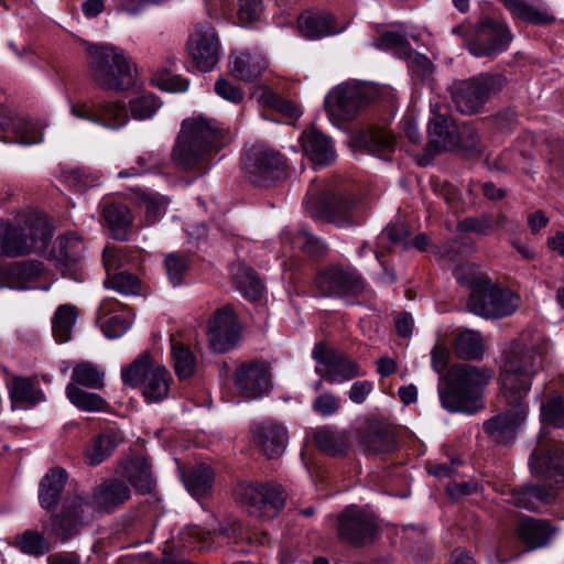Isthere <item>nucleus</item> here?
Listing matches in <instances>:
<instances>
[{
    "instance_id": "f257e3e1",
    "label": "nucleus",
    "mask_w": 564,
    "mask_h": 564,
    "mask_svg": "<svg viewBox=\"0 0 564 564\" xmlns=\"http://www.w3.org/2000/svg\"><path fill=\"white\" fill-rule=\"evenodd\" d=\"M546 343L541 337L527 341L524 337L512 343L503 354L500 372L506 410L484 423V430L497 443L513 438L529 412L527 397L533 378L543 369Z\"/></svg>"
},
{
    "instance_id": "f03ea898",
    "label": "nucleus",
    "mask_w": 564,
    "mask_h": 564,
    "mask_svg": "<svg viewBox=\"0 0 564 564\" xmlns=\"http://www.w3.org/2000/svg\"><path fill=\"white\" fill-rule=\"evenodd\" d=\"M223 129L218 123L204 117L193 116L183 120L171 151V160L184 172L204 173L210 166V159L223 144Z\"/></svg>"
},
{
    "instance_id": "7ed1b4c3",
    "label": "nucleus",
    "mask_w": 564,
    "mask_h": 564,
    "mask_svg": "<svg viewBox=\"0 0 564 564\" xmlns=\"http://www.w3.org/2000/svg\"><path fill=\"white\" fill-rule=\"evenodd\" d=\"M454 274L459 284L470 289L467 306L471 313L485 318H501L518 308L519 297L509 290L496 288L475 265H462Z\"/></svg>"
},
{
    "instance_id": "20e7f679",
    "label": "nucleus",
    "mask_w": 564,
    "mask_h": 564,
    "mask_svg": "<svg viewBox=\"0 0 564 564\" xmlns=\"http://www.w3.org/2000/svg\"><path fill=\"white\" fill-rule=\"evenodd\" d=\"M53 236V225L45 214L37 213V241L41 240V256L48 264L37 261V280L41 276H51L52 267L59 269L66 274L85 257V243L75 234H68L59 238L58 250L50 249V239ZM51 283L41 284L37 282V290L48 291Z\"/></svg>"
},
{
    "instance_id": "39448f33",
    "label": "nucleus",
    "mask_w": 564,
    "mask_h": 564,
    "mask_svg": "<svg viewBox=\"0 0 564 564\" xmlns=\"http://www.w3.org/2000/svg\"><path fill=\"white\" fill-rule=\"evenodd\" d=\"M88 65L94 82L106 90H123L133 83L131 64L113 45L87 44Z\"/></svg>"
},
{
    "instance_id": "423d86ee",
    "label": "nucleus",
    "mask_w": 564,
    "mask_h": 564,
    "mask_svg": "<svg viewBox=\"0 0 564 564\" xmlns=\"http://www.w3.org/2000/svg\"><path fill=\"white\" fill-rule=\"evenodd\" d=\"M121 379L131 388H140L147 402L164 400L172 381L167 369L155 362L148 351L140 354L129 367L121 370Z\"/></svg>"
},
{
    "instance_id": "0eeeda50",
    "label": "nucleus",
    "mask_w": 564,
    "mask_h": 564,
    "mask_svg": "<svg viewBox=\"0 0 564 564\" xmlns=\"http://www.w3.org/2000/svg\"><path fill=\"white\" fill-rule=\"evenodd\" d=\"M318 191V185L312 182L304 200L311 217L325 218L337 227H347L356 223L359 205L352 194L327 192L319 196Z\"/></svg>"
},
{
    "instance_id": "6e6552de",
    "label": "nucleus",
    "mask_w": 564,
    "mask_h": 564,
    "mask_svg": "<svg viewBox=\"0 0 564 564\" xmlns=\"http://www.w3.org/2000/svg\"><path fill=\"white\" fill-rule=\"evenodd\" d=\"M499 88V77L480 74L468 79L453 82L449 90L456 109L465 115H474L480 111L490 95Z\"/></svg>"
},
{
    "instance_id": "1a4fd4ad",
    "label": "nucleus",
    "mask_w": 564,
    "mask_h": 564,
    "mask_svg": "<svg viewBox=\"0 0 564 564\" xmlns=\"http://www.w3.org/2000/svg\"><path fill=\"white\" fill-rule=\"evenodd\" d=\"M312 358L316 361L315 372L326 382L341 384L357 377L364 376L361 367L347 354L328 347L325 343H316L312 350Z\"/></svg>"
},
{
    "instance_id": "9d476101",
    "label": "nucleus",
    "mask_w": 564,
    "mask_h": 564,
    "mask_svg": "<svg viewBox=\"0 0 564 564\" xmlns=\"http://www.w3.org/2000/svg\"><path fill=\"white\" fill-rule=\"evenodd\" d=\"M35 246V217L22 213L15 221L0 223V257L20 258L32 253Z\"/></svg>"
},
{
    "instance_id": "9b49d317",
    "label": "nucleus",
    "mask_w": 564,
    "mask_h": 564,
    "mask_svg": "<svg viewBox=\"0 0 564 564\" xmlns=\"http://www.w3.org/2000/svg\"><path fill=\"white\" fill-rule=\"evenodd\" d=\"M378 520L367 508L350 506L338 516L339 538L354 546L371 543L378 532Z\"/></svg>"
},
{
    "instance_id": "f8f14e48",
    "label": "nucleus",
    "mask_w": 564,
    "mask_h": 564,
    "mask_svg": "<svg viewBox=\"0 0 564 564\" xmlns=\"http://www.w3.org/2000/svg\"><path fill=\"white\" fill-rule=\"evenodd\" d=\"M370 101L369 89L359 84L346 83L333 88L325 97L328 116L339 121L352 119Z\"/></svg>"
},
{
    "instance_id": "ddd939ff",
    "label": "nucleus",
    "mask_w": 564,
    "mask_h": 564,
    "mask_svg": "<svg viewBox=\"0 0 564 564\" xmlns=\"http://www.w3.org/2000/svg\"><path fill=\"white\" fill-rule=\"evenodd\" d=\"M240 335L241 326L230 305L218 308L208 321L207 340L215 352L225 354L235 348Z\"/></svg>"
},
{
    "instance_id": "4468645a",
    "label": "nucleus",
    "mask_w": 564,
    "mask_h": 564,
    "mask_svg": "<svg viewBox=\"0 0 564 564\" xmlns=\"http://www.w3.org/2000/svg\"><path fill=\"white\" fill-rule=\"evenodd\" d=\"M243 167L250 182L258 186H267L285 174L281 155L265 148L249 150L243 159Z\"/></svg>"
},
{
    "instance_id": "2eb2a0df",
    "label": "nucleus",
    "mask_w": 564,
    "mask_h": 564,
    "mask_svg": "<svg viewBox=\"0 0 564 564\" xmlns=\"http://www.w3.org/2000/svg\"><path fill=\"white\" fill-rule=\"evenodd\" d=\"M220 42L215 28L208 22L195 25L187 42L188 54L200 72H210L219 61Z\"/></svg>"
},
{
    "instance_id": "dca6fc26",
    "label": "nucleus",
    "mask_w": 564,
    "mask_h": 564,
    "mask_svg": "<svg viewBox=\"0 0 564 564\" xmlns=\"http://www.w3.org/2000/svg\"><path fill=\"white\" fill-rule=\"evenodd\" d=\"M512 37L508 28L491 19L479 23L467 48L475 57H492L505 52Z\"/></svg>"
},
{
    "instance_id": "f3484780",
    "label": "nucleus",
    "mask_w": 564,
    "mask_h": 564,
    "mask_svg": "<svg viewBox=\"0 0 564 564\" xmlns=\"http://www.w3.org/2000/svg\"><path fill=\"white\" fill-rule=\"evenodd\" d=\"M70 112L76 118L111 130H118L129 121L126 105L119 101H105L91 105L72 104Z\"/></svg>"
},
{
    "instance_id": "a211bd4d",
    "label": "nucleus",
    "mask_w": 564,
    "mask_h": 564,
    "mask_svg": "<svg viewBox=\"0 0 564 564\" xmlns=\"http://www.w3.org/2000/svg\"><path fill=\"white\" fill-rule=\"evenodd\" d=\"M315 285L323 296L357 295L365 289L356 270L332 267L317 274Z\"/></svg>"
},
{
    "instance_id": "6ab92c4d",
    "label": "nucleus",
    "mask_w": 564,
    "mask_h": 564,
    "mask_svg": "<svg viewBox=\"0 0 564 564\" xmlns=\"http://www.w3.org/2000/svg\"><path fill=\"white\" fill-rule=\"evenodd\" d=\"M235 383L241 397L259 399L271 390L270 367L260 361L241 364L235 371Z\"/></svg>"
},
{
    "instance_id": "aec40b11",
    "label": "nucleus",
    "mask_w": 564,
    "mask_h": 564,
    "mask_svg": "<svg viewBox=\"0 0 564 564\" xmlns=\"http://www.w3.org/2000/svg\"><path fill=\"white\" fill-rule=\"evenodd\" d=\"M531 471L556 484L564 482V445L540 441L529 459Z\"/></svg>"
},
{
    "instance_id": "412c9836",
    "label": "nucleus",
    "mask_w": 564,
    "mask_h": 564,
    "mask_svg": "<svg viewBox=\"0 0 564 564\" xmlns=\"http://www.w3.org/2000/svg\"><path fill=\"white\" fill-rule=\"evenodd\" d=\"M86 507L87 501L84 497L74 496L65 499L61 513L46 527L47 532L66 542L83 527Z\"/></svg>"
},
{
    "instance_id": "4be33fe9",
    "label": "nucleus",
    "mask_w": 564,
    "mask_h": 564,
    "mask_svg": "<svg viewBox=\"0 0 564 564\" xmlns=\"http://www.w3.org/2000/svg\"><path fill=\"white\" fill-rule=\"evenodd\" d=\"M252 437L268 458H275L285 451L289 434L286 429L272 420L257 422L251 427Z\"/></svg>"
},
{
    "instance_id": "5701e85b",
    "label": "nucleus",
    "mask_w": 564,
    "mask_h": 564,
    "mask_svg": "<svg viewBox=\"0 0 564 564\" xmlns=\"http://www.w3.org/2000/svg\"><path fill=\"white\" fill-rule=\"evenodd\" d=\"M491 378V372L486 369H479L473 365L460 364L451 368L448 373L449 387L456 392L462 393L474 403L476 390L485 386Z\"/></svg>"
},
{
    "instance_id": "b1692460",
    "label": "nucleus",
    "mask_w": 564,
    "mask_h": 564,
    "mask_svg": "<svg viewBox=\"0 0 564 564\" xmlns=\"http://www.w3.org/2000/svg\"><path fill=\"white\" fill-rule=\"evenodd\" d=\"M360 445L367 454H386L395 449L393 427L386 421H369L361 435Z\"/></svg>"
},
{
    "instance_id": "393cba45",
    "label": "nucleus",
    "mask_w": 564,
    "mask_h": 564,
    "mask_svg": "<svg viewBox=\"0 0 564 564\" xmlns=\"http://www.w3.org/2000/svg\"><path fill=\"white\" fill-rule=\"evenodd\" d=\"M300 141L304 154L308 156L314 164L327 165L336 158V151L332 140L315 128L303 131Z\"/></svg>"
},
{
    "instance_id": "a878e982",
    "label": "nucleus",
    "mask_w": 564,
    "mask_h": 564,
    "mask_svg": "<svg viewBox=\"0 0 564 564\" xmlns=\"http://www.w3.org/2000/svg\"><path fill=\"white\" fill-rule=\"evenodd\" d=\"M556 491L553 487L527 485L513 488L507 494L506 502L527 510H538L541 503L554 501Z\"/></svg>"
},
{
    "instance_id": "bb28decb",
    "label": "nucleus",
    "mask_w": 564,
    "mask_h": 564,
    "mask_svg": "<svg viewBox=\"0 0 564 564\" xmlns=\"http://www.w3.org/2000/svg\"><path fill=\"white\" fill-rule=\"evenodd\" d=\"M297 24L302 35L310 40L338 34L345 29L337 26L330 13H305L299 18Z\"/></svg>"
},
{
    "instance_id": "cd10ccee",
    "label": "nucleus",
    "mask_w": 564,
    "mask_h": 564,
    "mask_svg": "<svg viewBox=\"0 0 564 564\" xmlns=\"http://www.w3.org/2000/svg\"><path fill=\"white\" fill-rule=\"evenodd\" d=\"M0 130L18 144L31 145L35 142V127L32 120L20 113L11 115L6 108L0 109Z\"/></svg>"
},
{
    "instance_id": "c85d7f7f",
    "label": "nucleus",
    "mask_w": 564,
    "mask_h": 564,
    "mask_svg": "<svg viewBox=\"0 0 564 564\" xmlns=\"http://www.w3.org/2000/svg\"><path fill=\"white\" fill-rule=\"evenodd\" d=\"M120 432L107 430L90 440L85 449V459L89 466H98L108 459L122 443Z\"/></svg>"
},
{
    "instance_id": "c756f323",
    "label": "nucleus",
    "mask_w": 564,
    "mask_h": 564,
    "mask_svg": "<svg viewBox=\"0 0 564 564\" xmlns=\"http://www.w3.org/2000/svg\"><path fill=\"white\" fill-rule=\"evenodd\" d=\"M429 145L434 152L455 148L456 126L445 113H434L427 127Z\"/></svg>"
},
{
    "instance_id": "7c9ffc66",
    "label": "nucleus",
    "mask_w": 564,
    "mask_h": 564,
    "mask_svg": "<svg viewBox=\"0 0 564 564\" xmlns=\"http://www.w3.org/2000/svg\"><path fill=\"white\" fill-rule=\"evenodd\" d=\"M264 57L258 52L239 50L232 53L230 62L231 74L245 82L256 79L265 69Z\"/></svg>"
},
{
    "instance_id": "2f4dec72",
    "label": "nucleus",
    "mask_w": 564,
    "mask_h": 564,
    "mask_svg": "<svg viewBox=\"0 0 564 564\" xmlns=\"http://www.w3.org/2000/svg\"><path fill=\"white\" fill-rule=\"evenodd\" d=\"M117 474L126 478L141 492L150 491L154 484L151 467L142 456H134L123 460L118 467Z\"/></svg>"
},
{
    "instance_id": "473e14b6",
    "label": "nucleus",
    "mask_w": 564,
    "mask_h": 564,
    "mask_svg": "<svg viewBox=\"0 0 564 564\" xmlns=\"http://www.w3.org/2000/svg\"><path fill=\"white\" fill-rule=\"evenodd\" d=\"M68 479L67 471L58 466L52 467L40 482L39 500L44 509L52 510L57 506Z\"/></svg>"
},
{
    "instance_id": "72a5a7b5",
    "label": "nucleus",
    "mask_w": 564,
    "mask_h": 564,
    "mask_svg": "<svg viewBox=\"0 0 564 564\" xmlns=\"http://www.w3.org/2000/svg\"><path fill=\"white\" fill-rule=\"evenodd\" d=\"M104 221L117 240H126L132 225L130 209L121 203L105 204L101 212Z\"/></svg>"
},
{
    "instance_id": "f704fd0d",
    "label": "nucleus",
    "mask_w": 564,
    "mask_h": 564,
    "mask_svg": "<svg viewBox=\"0 0 564 564\" xmlns=\"http://www.w3.org/2000/svg\"><path fill=\"white\" fill-rule=\"evenodd\" d=\"M130 498L129 487L117 479L102 482L95 488L93 500L101 510H110Z\"/></svg>"
},
{
    "instance_id": "c9c22d12",
    "label": "nucleus",
    "mask_w": 564,
    "mask_h": 564,
    "mask_svg": "<svg viewBox=\"0 0 564 564\" xmlns=\"http://www.w3.org/2000/svg\"><path fill=\"white\" fill-rule=\"evenodd\" d=\"M377 48L392 50L398 54H402L408 58H414L422 62L424 68L430 67V61L417 54H413L408 42L405 31L401 26H392L391 30L381 34L377 42L373 43Z\"/></svg>"
},
{
    "instance_id": "e433bc0d",
    "label": "nucleus",
    "mask_w": 564,
    "mask_h": 564,
    "mask_svg": "<svg viewBox=\"0 0 564 564\" xmlns=\"http://www.w3.org/2000/svg\"><path fill=\"white\" fill-rule=\"evenodd\" d=\"M316 447L326 455L337 456L348 448V437L345 431L332 426H322L313 432Z\"/></svg>"
},
{
    "instance_id": "4c0bfd02",
    "label": "nucleus",
    "mask_w": 564,
    "mask_h": 564,
    "mask_svg": "<svg viewBox=\"0 0 564 564\" xmlns=\"http://www.w3.org/2000/svg\"><path fill=\"white\" fill-rule=\"evenodd\" d=\"M518 535L529 549L542 547L547 544L553 532L543 520L525 518L518 524Z\"/></svg>"
},
{
    "instance_id": "58836bf2",
    "label": "nucleus",
    "mask_w": 564,
    "mask_h": 564,
    "mask_svg": "<svg viewBox=\"0 0 564 564\" xmlns=\"http://www.w3.org/2000/svg\"><path fill=\"white\" fill-rule=\"evenodd\" d=\"M215 475L213 469L205 464H199L183 474V482L187 491L195 498L210 494Z\"/></svg>"
},
{
    "instance_id": "ea45409f",
    "label": "nucleus",
    "mask_w": 564,
    "mask_h": 564,
    "mask_svg": "<svg viewBox=\"0 0 564 564\" xmlns=\"http://www.w3.org/2000/svg\"><path fill=\"white\" fill-rule=\"evenodd\" d=\"M232 280L242 295L249 301H258L263 292V285L256 272L243 263H237L231 268Z\"/></svg>"
},
{
    "instance_id": "a19ab883",
    "label": "nucleus",
    "mask_w": 564,
    "mask_h": 564,
    "mask_svg": "<svg viewBox=\"0 0 564 564\" xmlns=\"http://www.w3.org/2000/svg\"><path fill=\"white\" fill-rule=\"evenodd\" d=\"M263 491L264 484H239L235 489V497L250 514L260 517L264 514Z\"/></svg>"
},
{
    "instance_id": "79ce46f5",
    "label": "nucleus",
    "mask_w": 564,
    "mask_h": 564,
    "mask_svg": "<svg viewBox=\"0 0 564 564\" xmlns=\"http://www.w3.org/2000/svg\"><path fill=\"white\" fill-rule=\"evenodd\" d=\"M171 357L174 371L180 380L188 379L195 373L197 358L185 344L178 340H172Z\"/></svg>"
},
{
    "instance_id": "37998d69",
    "label": "nucleus",
    "mask_w": 564,
    "mask_h": 564,
    "mask_svg": "<svg viewBox=\"0 0 564 564\" xmlns=\"http://www.w3.org/2000/svg\"><path fill=\"white\" fill-rule=\"evenodd\" d=\"M75 386L99 390L105 386V372L95 364L89 361L78 362L72 372V381Z\"/></svg>"
},
{
    "instance_id": "c03bdc74",
    "label": "nucleus",
    "mask_w": 564,
    "mask_h": 564,
    "mask_svg": "<svg viewBox=\"0 0 564 564\" xmlns=\"http://www.w3.org/2000/svg\"><path fill=\"white\" fill-rule=\"evenodd\" d=\"M281 240L283 243H290L312 257L323 254L326 249L325 243L313 236L306 227H301L295 236H292L289 230H283Z\"/></svg>"
},
{
    "instance_id": "a18cd8bd",
    "label": "nucleus",
    "mask_w": 564,
    "mask_h": 564,
    "mask_svg": "<svg viewBox=\"0 0 564 564\" xmlns=\"http://www.w3.org/2000/svg\"><path fill=\"white\" fill-rule=\"evenodd\" d=\"M65 392L69 402L82 411L96 412L107 408L106 400L99 394L85 391L74 383H68Z\"/></svg>"
},
{
    "instance_id": "49530a36",
    "label": "nucleus",
    "mask_w": 564,
    "mask_h": 564,
    "mask_svg": "<svg viewBox=\"0 0 564 564\" xmlns=\"http://www.w3.org/2000/svg\"><path fill=\"white\" fill-rule=\"evenodd\" d=\"M76 318L77 312L73 305L64 304L56 310L52 329L58 343L64 344L70 339Z\"/></svg>"
},
{
    "instance_id": "de8ad7c7",
    "label": "nucleus",
    "mask_w": 564,
    "mask_h": 564,
    "mask_svg": "<svg viewBox=\"0 0 564 564\" xmlns=\"http://www.w3.org/2000/svg\"><path fill=\"white\" fill-rule=\"evenodd\" d=\"M138 204L144 208L145 221L148 225L156 223L164 214L167 207V199L156 193L138 189L135 192Z\"/></svg>"
},
{
    "instance_id": "09e8293b",
    "label": "nucleus",
    "mask_w": 564,
    "mask_h": 564,
    "mask_svg": "<svg viewBox=\"0 0 564 564\" xmlns=\"http://www.w3.org/2000/svg\"><path fill=\"white\" fill-rule=\"evenodd\" d=\"M9 390L13 409H30L35 404V389L32 380L17 377Z\"/></svg>"
},
{
    "instance_id": "8fccbe9b",
    "label": "nucleus",
    "mask_w": 564,
    "mask_h": 564,
    "mask_svg": "<svg viewBox=\"0 0 564 564\" xmlns=\"http://www.w3.org/2000/svg\"><path fill=\"white\" fill-rule=\"evenodd\" d=\"M482 339L477 332L464 330L455 340V352L464 359H476L482 355Z\"/></svg>"
},
{
    "instance_id": "3c124183",
    "label": "nucleus",
    "mask_w": 564,
    "mask_h": 564,
    "mask_svg": "<svg viewBox=\"0 0 564 564\" xmlns=\"http://www.w3.org/2000/svg\"><path fill=\"white\" fill-rule=\"evenodd\" d=\"M364 144L370 153L379 158H388L394 149L395 139L389 132L376 129L364 137Z\"/></svg>"
},
{
    "instance_id": "603ef678",
    "label": "nucleus",
    "mask_w": 564,
    "mask_h": 564,
    "mask_svg": "<svg viewBox=\"0 0 564 564\" xmlns=\"http://www.w3.org/2000/svg\"><path fill=\"white\" fill-rule=\"evenodd\" d=\"M10 288L30 290L35 283V264L33 261L17 262L9 269Z\"/></svg>"
},
{
    "instance_id": "864d4df0",
    "label": "nucleus",
    "mask_w": 564,
    "mask_h": 564,
    "mask_svg": "<svg viewBox=\"0 0 564 564\" xmlns=\"http://www.w3.org/2000/svg\"><path fill=\"white\" fill-rule=\"evenodd\" d=\"M257 98L263 106L272 108L289 118H299L301 116V110L295 105L282 99L268 87L260 88L257 91Z\"/></svg>"
},
{
    "instance_id": "5fc2aeb1",
    "label": "nucleus",
    "mask_w": 564,
    "mask_h": 564,
    "mask_svg": "<svg viewBox=\"0 0 564 564\" xmlns=\"http://www.w3.org/2000/svg\"><path fill=\"white\" fill-rule=\"evenodd\" d=\"M132 323V313L129 310H121L101 322V330L106 337L115 339L124 335Z\"/></svg>"
},
{
    "instance_id": "6e6d98bb",
    "label": "nucleus",
    "mask_w": 564,
    "mask_h": 564,
    "mask_svg": "<svg viewBox=\"0 0 564 564\" xmlns=\"http://www.w3.org/2000/svg\"><path fill=\"white\" fill-rule=\"evenodd\" d=\"M63 183L75 192H85L99 182V176L85 169H70L62 173Z\"/></svg>"
},
{
    "instance_id": "4d7b16f0",
    "label": "nucleus",
    "mask_w": 564,
    "mask_h": 564,
    "mask_svg": "<svg viewBox=\"0 0 564 564\" xmlns=\"http://www.w3.org/2000/svg\"><path fill=\"white\" fill-rule=\"evenodd\" d=\"M506 6L519 18L535 24H545L554 20L547 13H542L531 6L520 0H505Z\"/></svg>"
},
{
    "instance_id": "13d9d810",
    "label": "nucleus",
    "mask_w": 564,
    "mask_h": 564,
    "mask_svg": "<svg viewBox=\"0 0 564 564\" xmlns=\"http://www.w3.org/2000/svg\"><path fill=\"white\" fill-rule=\"evenodd\" d=\"M105 285L124 295L139 292V279L134 274L126 271L112 273L110 276H107Z\"/></svg>"
},
{
    "instance_id": "bf43d9fd",
    "label": "nucleus",
    "mask_w": 564,
    "mask_h": 564,
    "mask_svg": "<svg viewBox=\"0 0 564 564\" xmlns=\"http://www.w3.org/2000/svg\"><path fill=\"white\" fill-rule=\"evenodd\" d=\"M164 265L169 281L173 286H177L182 283L188 269V258L181 253L172 252L165 257Z\"/></svg>"
},
{
    "instance_id": "052dcab7",
    "label": "nucleus",
    "mask_w": 564,
    "mask_h": 564,
    "mask_svg": "<svg viewBox=\"0 0 564 564\" xmlns=\"http://www.w3.org/2000/svg\"><path fill=\"white\" fill-rule=\"evenodd\" d=\"M161 104L153 95H142L130 100V111L133 119L145 120L151 118Z\"/></svg>"
},
{
    "instance_id": "680f3d73",
    "label": "nucleus",
    "mask_w": 564,
    "mask_h": 564,
    "mask_svg": "<svg viewBox=\"0 0 564 564\" xmlns=\"http://www.w3.org/2000/svg\"><path fill=\"white\" fill-rule=\"evenodd\" d=\"M541 417L543 423L555 427L564 425V403L561 397H554L541 404Z\"/></svg>"
},
{
    "instance_id": "e2e57ef3",
    "label": "nucleus",
    "mask_w": 564,
    "mask_h": 564,
    "mask_svg": "<svg viewBox=\"0 0 564 564\" xmlns=\"http://www.w3.org/2000/svg\"><path fill=\"white\" fill-rule=\"evenodd\" d=\"M340 406V398L330 391L318 394L312 402V410L323 417L335 415Z\"/></svg>"
},
{
    "instance_id": "0e129e2a",
    "label": "nucleus",
    "mask_w": 564,
    "mask_h": 564,
    "mask_svg": "<svg viewBox=\"0 0 564 564\" xmlns=\"http://www.w3.org/2000/svg\"><path fill=\"white\" fill-rule=\"evenodd\" d=\"M455 140V148H460L473 153L479 151L478 145L480 137L471 123H463L456 127Z\"/></svg>"
},
{
    "instance_id": "69168bd1",
    "label": "nucleus",
    "mask_w": 564,
    "mask_h": 564,
    "mask_svg": "<svg viewBox=\"0 0 564 564\" xmlns=\"http://www.w3.org/2000/svg\"><path fill=\"white\" fill-rule=\"evenodd\" d=\"M152 80L159 88L170 93H183L188 88V82L186 79L166 69H160L154 73Z\"/></svg>"
},
{
    "instance_id": "338daca9",
    "label": "nucleus",
    "mask_w": 564,
    "mask_h": 564,
    "mask_svg": "<svg viewBox=\"0 0 564 564\" xmlns=\"http://www.w3.org/2000/svg\"><path fill=\"white\" fill-rule=\"evenodd\" d=\"M440 400L443 408L451 412L473 413L470 409L473 402L452 387H449V391H440Z\"/></svg>"
},
{
    "instance_id": "774afa93",
    "label": "nucleus",
    "mask_w": 564,
    "mask_h": 564,
    "mask_svg": "<svg viewBox=\"0 0 564 564\" xmlns=\"http://www.w3.org/2000/svg\"><path fill=\"white\" fill-rule=\"evenodd\" d=\"M264 510L271 508L278 511L283 508L286 495L282 487L274 482L264 484Z\"/></svg>"
}]
</instances>
